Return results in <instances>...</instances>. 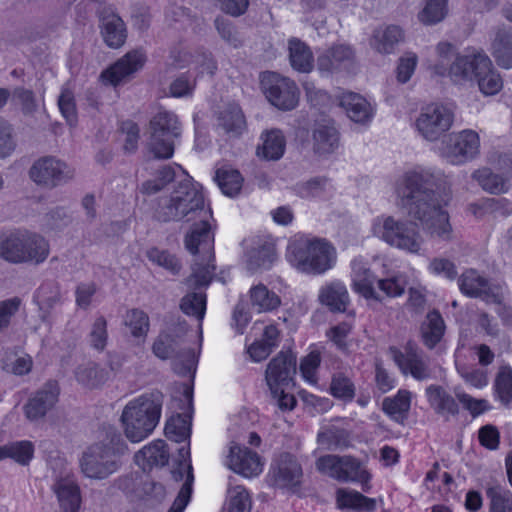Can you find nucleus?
Wrapping results in <instances>:
<instances>
[{
	"instance_id": "1",
	"label": "nucleus",
	"mask_w": 512,
	"mask_h": 512,
	"mask_svg": "<svg viewBox=\"0 0 512 512\" xmlns=\"http://www.w3.org/2000/svg\"><path fill=\"white\" fill-rule=\"evenodd\" d=\"M399 194L409 216L418 220L431 237L451 239L452 226L445 210L451 200L449 188L437 183L432 174L408 171Z\"/></svg>"
},
{
	"instance_id": "2",
	"label": "nucleus",
	"mask_w": 512,
	"mask_h": 512,
	"mask_svg": "<svg viewBox=\"0 0 512 512\" xmlns=\"http://www.w3.org/2000/svg\"><path fill=\"white\" fill-rule=\"evenodd\" d=\"M432 70L438 76H448L455 83L475 80L481 93L486 96L496 95L503 88L501 75L484 52L457 54L448 67L438 62Z\"/></svg>"
},
{
	"instance_id": "3",
	"label": "nucleus",
	"mask_w": 512,
	"mask_h": 512,
	"mask_svg": "<svg viewBox=\"0 0 512 512\" xmlns=\"http://www.w3.org/2000/svg\"><path fill=\"white\" fill-rule=\"evenodd\" d=\"M215 237L207 219L194 223L184 237L186 250L197 256L202 246L203 254L191 266V278L196 287H206L212 282L216 272Z\"/></svg>"
},
{
	"instance_id": "4",
	"label": "nucleus",
	"mask_w": 512,
	"mask_h": 512,
	"mask_svg": "<svg viewBox=\"0 0 512 512\" xmlns=\"http://www.w3.org/2000/svg\"><path fill=\"white\" fill-rule=\"evenodd\" d=\"M125 443L114 427L106 431V438L87 448L80 460L83 474L89 478L104 479L114 473L120 465Z\"/></svg>"
},
{
	"instance_id": "5",
	"label": "nucleus",
	"mask_w": 512,
	"mask_h": 512,
	"mask_svg": "<svg viewBox=\"0 0 512 512\" xmlns=\"http://www.w3.org/2000/svg\"><path fill=\"white\" fill-rule=\"evenodd\" d=\"M49 253L48 241L37 233L15 231L0 235V258L8 263L39 265Z\"/></svg>"
},
{
	"instance_id": "6",
	"label": "nucleus",
	"mask_w": 512,
	"mask_h": 512,
	"mask_svg": "<svg viewBox=\"0 0 512 512\" xmlns=\"http://www.w3.org/2000/svg\"><path fill=\"white\" fill-rule=\"evenodd\" d=\"M163 401L164 395L159 390L130 401V443H139L153 433L161 418Z\"/></svg>"
},
{
	"instance_id": "7",
	"label": "nucleus",
	"mask_w": 512,
	"mask_h": 512,
	"mask_svg": "<svg viewBox=\"0 0 512 512\" xmlns=\"http://www.w3.org/2000/svg\"><path fill=\"white\" fill-rule=\"evenodd\" d=\"M335 249L326 239H299L288 246V256L298 269L321 274L332 268Z\"/></svg>"
},
{
	"instance_id": "8",
	"label": "nucleus",
	"mask_w": 512,
	"mask_h": 512,
	"mask_svg": "<svg viewBox=\"0 0 512 512\" xmlns=\"http://www.w3.org/2000/svg\"><path fill=\"white\" fill-rule=\"evenodd\" d=\"M373 231L382 241L399 250L417 254L422 248L423 238L415 222L382 216L375 220Z\"/></svg>"
},
{
	"instance_id": "9",
	"label": "nucleus",
	"mask_w": 512,
	"mask_h": 512,
	"mask_svg": "<svg viewBox=\"0 0 512 512\" xmlns=\"http://www.w3.org/2000/svg\"><path fill=\"white\" fill-rule=\"evenodd\" d=\"M149 130L148 152L155 159H171L175 153L174 141L181 134L178 117L173 112L161 110L150 119Z\"/></svg>"
},
{
	"instance_id": "10",
	"label": "nucleus",
	"mask_w": 512,
	"mask_h": 512,
	"mask_svg": "<svg viewBox=\"0 0 512 512\" xmlns=\"http://www.w3.org/2000/svg\"><path fill=\"white\" fill-rule=\"evenodd\" d=\"M204 204L202 191L187 178L177 183L168 202L157 209L156 217L161 222L179 221L191 212L203 210Z\"/></svg>"
},
{
	"instance_id": "11",
	"label": "nucleus",
	"mask_w": 512,
	"mask_h": 512,
	"mask_svg": "<svg viewBox=\"0 0 512 512\" xmlns=\"http://www.w3.org/2000/svg\"><path fill=\"white\" fill-rule=\"evenodd\" d=\"M260 85L270 104L279 110L291 111L297 107L300 90L294 80L266 71L260 75Z\"/></svg>"
},
{
	"instance_id": "12",
	"label": "nucleus",
	"mask_w": 512,
	"mask_h": 512,
	"mask_svg": "<svg viewBox=\"0 0 512 512\" xmlns=\"http://www.w3.org/2000/svg\"><path fill=\"white\" fill-rule=\"evenodd\" d=\"M316 468L320 473L341 482L367 483L370 480L369 472L362 469L360 461L353 456L326 454L317 459Z\"/></svg>"
},
{
	"instance_id": "13",
	"label": "nucleus",
	"mask_w": 512,
	"mask_h": 512,
	"mask_svg": "<svg viewBox=\"0 0 512 512\" xmlns=\"http://www.w3.org/2000/svg\"><path fill=\"white\" fill-rule=\"evenodd\" d=\"M29 177L36 185L53 189L73 179L74 169L54 156H44L32 164Z\"/></svg>"
},
{
	"instance_id": "14",
	"label": "nucleus",
	"mask_w": 512,
	"mask_h": 512,
	"mask_svg": "<svg viewBox=\"0 0 512 512\" xmlns=\"http://www.w3.org/2000/svg\"><path fill=\"white\" fill-rule=\"evenodd\" d=\"M453 123V114L441 105H427L416 120L419 133L429 141L439 139L450 129Z\"/></svg>"
},
{
	"instance_id": "15",
	"label": "nucleus",
	"mask_w": 512,
	"mask_h": 512,
	"mask_svg": "<svg viewBox=\"0 0 512 512\" xmlns=\"http://www.w3.org/2000/svg\"><path fill=\"white\" fill-rule=\"evenodd\" d=\"M480 148V137L477 132L465 129L448 135L445 156L452 164L459 165L473 159Z\"/></svg>"
},
{
	"instance_id": "16",
	"label": "nucleus",
	"mask_w": 512,
	"mask_h": 512,
	"mask_svg": "<svg viewBox=\"0 0 512 512\" xmlns=\"http://www.w3.org/2000/svg\"><path fill=\"white\" fill-rule=\"evenodd\" d=\"M393 360L404 375H411L417 381L431 378V369L424 359L423 352L412 341L403 350L391 348Z\"/></svg>"
},
{
	"instance_id": "17",
	"label": "nucleus",
	"mask_w": 512,
	"mask_h": 512,
	"mask_svg": "<svg viewBox=\"0 0 512 512\" xmlns=\"http://www.w3.org/2000/svg\"><path fill=\"white\" fill-rule=\"evenodd\" d=\"M355 62V51L347 44H333L318 55L317 68L322 74L349 71Z\"/></svg>"
},
{
	"instance_id": "18",
	"label": "nucleus",
	"mask_w": 512,
	"mask_h": 512,
	"mask_svg": "<svg viewBox=\"0 0 512 512\" xmlns=\"http://www.w3.org/2000/svg\"><path fill=\"white\" fill-rule=\"evenodd\" d=\"M296 373V357L291 352H280L272 358L266 369V381L271 392L279 386H290Z\"/></svg>"
},
{
	"instance_id": "19",
	"label": "nucleus",
	"mask_w": 512,
	"mask_h": 512,
	"mask_svg": "<svg viewBox=\"0 0 512 512\" xmlns=\"http://www.w3.org/2000/svg\"><path fill=\"white\" fill-rule=\"evenodd\" d=\"M59 386L57 381H48L35 395L25 404V415L30 420H37L46 415L58 401Z\"/></svg>"
},
{
	"instance_id": "20",
	"label": "nucleus",
	"mask_w": 512,
	"mask_h": 512,
	"mask_svg": "<svg viewBox=\"0 0 512 512\" xmlns=\"http://www.w3.org/2000/svg\"><path fill=\"white\" fill-rule=\"evenodd\" d=\"M170 58L172 59L171 65L177 69L185 68L193 62L197 64V69L200 74L213 76L218 69L217 62L213 55L203 50L197 51L196 54L193 55L179 47H174L170 52Z\"/></svg>"
},
{
	"instance_id": "21",
	"label": "nucleus",
	"mask_w": 512,
	"mask_h": 512,
	"mask_svg": "<svg viewBox=\"0 0 512 512\" xmlns=\"http://www.w3.org/2000/svg\"><path fill=\"white\" fill-rule=\"evenodd\" d=\"M229 459L232 470L244 477L257 476L262 472L263 465L260 456L246 446H232Z\"/></svg>"
},
{
	"instance_id": "22",
	"label": "nucleus",
	"mask_w": 512,
	"mask_h": 512,
	"mask_svg": "<svg viewBox=\"0 0 512 512\" xmlns=\"http://www.w3.org/2000/svg\"><path fill=\"white\" fill-rule=\"evenodd\" d=\"M338 105L347 116L356 123H366L373 117L372 108L367 100L358 93L339 89L336 95Z\"/></svg>"
},
{
	"instance_id": "23",
	"label": "nucleus",
	"mask_w": 512,
	"mask_h": 512,
	"mask_svg": "<svg viewBox=\"0 0 512 512\" xmlns=\"http://www.w3.org/2000/svg\"><path fill=\"white\" fill-rule=\"evenodd\" d=\"M461 292L469 297L481 298L485 301H496L495 294L487 278L481 276L477 270H466L459 278Z\"/></svg>"
},
{
	"instance_id": "24",
	"label": "nucleus",
	"mask_w": 512,
	"mask_h": 512,
	"mask_svg": "<svg viewBox=\"0 0 512 512\" xmlns=\"http://www.w3.org/2000/svg\"><path fill=\"white\" fill-rule=\"evenodd\" d=\"M134 462L143 471H150L154 467H163L169 462V452L164 440H154L144 446L134 455Z\"/></svg>"
},
{
	"instance_id": "25",
	"label": "nucleus",
	"mask_w": 512,
	"mask_h": 512,
	"mask_svg": "<svg viewBox=\"0 0 512 512\" xmlns=\"http://www.w3.org/2000/svg\"><path fill=\"white\" fill-rule=\"evenodd\" d=\"M425 395L430 407L436 414L449 419L459 414V405L445 388L440 385L431 384L425 390Z\"/></svg>"
},
{
	"instance_id": "26",
	"label": "nucleus",
	"mask_w": 512,
	"mask_h": 512,
	"mask_svg": "<svg viewBox=\"0 0 512 512\" xmlns=\"http://www.w3.org/2000/svg\"><path fill=\"white\" fill-rule=\"evenodd\" d=\"M303 470L300 463L290 455L281 458L274 473L276 483L295 492L301 486Z\"/></svg>"
},
{
	"instance_id": "27",
	"label": "nucleus",
	"mask_w": 512,
	"mask_h": 512,
	"mask_svg": "<svg viewBox=\"0 0 512 512\" xmlns=\"http://www.w3.org/2000/svg\"><path fill=\"white\" fill-rule=\"evenodd\" d=\"M336 507L339 510H354L357 512H373L377 508L376 500L359 491L338 488L336 490Z\"/></svg>"
},
{
	"instance_id": "28",
	"label": "nucleus",
	"mask_w": 512,
	"mask_h": 512,
	"mask_svg": "<svg viewBox=\"0 0 512 512\" xmlns=\"http://www.w3.org/2000/svg\"><path fill=\"white\" fill-rule=\"evenodd\" d=\"M101 35L105 44L117 49L124 45L126 40L125 22L116 14H103L100 17Z\"/></svg>"
},
{
	"instance_id": "29",
	"label": "nucleus",
	"mask_w": 512,
	"mask_h": 512,
	"mask_svg": "<svg viewBox=\"0 0 512 512\" xmlns=\"http://www.w3.org/2000/svg\"><path fill=\"white\" fill-rule=\"evenodd\" d=\"M445 331L446 325L439 310L429 311L420 326L422 343L429 350L434 349L443 339Z\"/></svg>"
},
{
	"instance_id": "30",
	"label": "nucleus",
	"mask_w": 512,
	"mask_h": 512,
	"mask_svg": "<svg viewBox=\"0 0 512 512\" xmlns=\"http://www.w3.org/2000/svg\"><path fill=\"white\" fill-rule=\"evenodd\" d=\"M262 145L257 148V156L267 161L279 160L285 152L286 140L279 129L265 131L261 135Z\"/></svg>"
},
{
	"instance_id": "31",
	"label": "nucleus",
	"mask_w": 512,
	"mask_h": 512,
	"mask_svg": "<svg viewBox=\"0 0 512 512\" xmlns=\"http://www.w3.org/2000/svg\"><path fill=\"white\" fill-rule=\"evenodd\" d=\"M289 60L292 68L309 73L314 67V56L310 47L302 40L292 37L288 40Z\"/></svg>"
},
{
	"instance_id": "32",
	"label": "nucleus",
	"mask_w": 512,
	"mask_h": 512,
	"mask_svg": "<svg viewBox=\"0 0 512 512\" xmlns=\"http://www.w3.org/2000/svg\"><path fill=\"white\" fill-rule=\"evenodd\" d=\"M411 408V392L399 389L393 397H386L382 403L383 412L393 421L403 423Z\"/></svg>"
},
{
	"instance_id": "33",
	"label": "nucleus",
	"mask_w": 512,
	"mask_h": 512,
	"mask_svg": "<svg viewBox=\"0 0 512 512\" xmlns=\"http://www.w3.org/2000/svg\"><path fill=\"white\" fill-rule=\"evenodd\" d=\"M251 307L258 313L272 312L281 305V298L266 285L259 283L249 290Z\"/></svg>"
},
{
	"instance_id": "34",
	"label": "nucleus",
	"mask_w": 512,
	"mask_h": 512,
	"mask_svg": "<svg viewBox=\"0 0 512 512\" xmlns=\"http://www.w3.org/2000/svg\"><path fill=\"white\" fill-rule=\"evenodd\" d=\"M313 141L315 153L332 154L339 146V132L332 124H319L313 131Z\"/></svg>"
},
{
	"instance_id": "35",
	"label": "nucleus",
	"mask_w": 512,
	"mask_h": 512,
	"mask_svg": "<svg viewBox=\"0 0 512 512\" xmlns=\"http://www.w3.org/2000/svg\"><path fill=\"white\" fill-rule=\"evenodd\" d=\"M354 278L352 281V289L355 293L366 300L380 301L374 284L378 281L376 275L369 268L353 267Z\"/></svg>"
},
{
	"instance_id": "36",
	"label": "nucleus",
	"mask_w": 512,
	"mask_h": 512,
	"mask_svg": "<svg viewBox=\"0 0 512 512\" xmlns=\"http://www.w3.org/2000/svg\"><path fill=\"white\" fill-rule=\"evenodd\" d=\"M54 489L64 512H78L81 497L77 484L70 479H61L55 484Z\"/></svg>"
},
{
	"instance_id": "37",
	"label": "nucleus",
	"mask_w": 512,
	"mask_h": 512,
	"mask_svg": "<svg viewBox=\"0 0 512 512\" xmlns=\"http://www.w3.org/2000/svg\"><path fill=\"white\" fill-rule=\"evenodd\" d=\"M403 38V31L399 26L389 25L385 29L374 31L371 45L379 53L390 54L395 45Z\"/></svg>"
},
{
	"instance_id": "38",
	"label": "nucleus",
	"mask_w": 512,
	"mask_h": 512,
	"mask_svg": "<svg viewBox=\"0 0 512 512\" xmlns=\"http://www.w3.org/2000/svg\"><path fill=\"white\" fill-rule=\"evenodd\" d=\"M321 303L332 312H345L349 303V294L344 285L331 284L321 289Z\"/></svg>"
},
{
	"instance_id": "39",
	"label": "nucleus",
	"mask_w": 512,
	"mask_h": 512,
	"mask_svg": "<svg viewBox=\"0 0 512 512\" xmlns=\"http://www.w3.org/2000/svg\"><path fill=\"white\" fill-rule=\"evenodd\" d=\"M494 398L505 408H512V368L501 367L493 384Z\"/></svg>"
},
{
	"instance_id": "40",
	"label": "nucleus",
	"mask_w": 512,
	"mask_h": 512,
	"mask_svg": "<svg viewBox=\"0 0 512 512\" xmlns=\"http://www.w3.org/2000/svg\"><path fill=\"white\" fill-rule=\"evenodd\" d=\"M191 415L175 414L169 417L165 423V436L176 443L185 441L190 436Z\"/></svg>"
},
{
	"instance_id": "41",
	"label": "nucleus",
	"mask_w": 512,
	"mask_h": 512,
	"mask_svg": "<svg viewBox=\"0 0 512 512\" xmlns=\"http://www.w3.org/2000/svg\"><path fill=\"white\" fill-rule=\"evenodd\" d=\"M215 180L221 192L228 197L237 196L243 186L244 178L236 169L219 168L216 170Z\"/></svg>"
},
{
	"instance_id": "42",
	"label": "nucleus",
	"mask_w": 512,
	"mask_h": 512,
	"mask_svg": "<svg viewBox=\"0 0 512 512\" xmlns=\"http://www.w3.org/2000/svg\"><path fill=\"white\" fill-rule=\"evenodd\" d=\"M485 494L489 500V512H512V492L500 485H488Z\"/></svg>"
},
{
	"instance_id": "43",
	"label": "nucleus",
	"mask_w": 512,
	"mask_h": 512,
	"mask_svg": "<svg viewBox=\"0 0 512 512\" xmlns=\"http://www.w3.org/2000/svg\"><path fill=\"white\" fill-rule=\"evenodd\" d=\"M219 124L228 134L241 135L246 128V119L241 107L231 104L219 116Z\"/></svg>"
},
{
	"instance_id": "44",
	"label": "nucleus",
	"mask_w": 512,
	"mask_h": 512,
	"mask_svg": "<svg viewBox=\"0 0 512 512\" xmlns=\"http://www.w3.org/2000/svg\"><path fill=\"white\" fill-rule=\"evenodd\" d=\"M276 259V246L271 241L259 243L249 254V263L257 269H270Z\"/></svg>"
},
{
	"instance_id": "45",
	"label": "nucleus",
	"mask_w": 512,
	"mask_h": 512,
	"mask_svg": "<svg viewBox=\"0 0 512 512\" xmlns=\"http://www.w3.org/2000/svg\"><path fill=\"white\" fill-rule=\"evenodd\" d=\"M11 103L20 110L24 117L32 118L38 111L35 93L24 87H16L10 92Z\"/></svg>"
},
{
	"instance_id": "46",
	"label": "nucleus",
	"mask_w": 512,
	"mask_h": 512,
	"mask_svg": "<svg viewBox=\"0 0 512 512\" xmlns=\"http://www.w3.org/2000/svg\"><path fill=\"white\" fill-rule=\"evenodd\" d=\"M76 380L89 388H96L107 380V373L97 364L89 362L80 365L75 370Z\"/></svg>"
},
{
	"instance_id": "47",
	"label": "nucleus",
	"mask_w": 512,
	"mask_h": 512,
	"mask_svg": "<svg viewBox=\"0 0 512 512\" xmlns=\"http://www.w3.org/2000/svg\"><path fill=\"white\" fill-rule=\"evenodd\" d=\"M493 56L497 64L509 69L512 67V29L499 32L494 42Z\"/></svg>"
},
{
	"instance_id": "48",
	"label": "nucleus",
	"mask_w": 512,
	"mask_h": 512,
	"mask_svg": "<svg viewBox=\"0 0 512 512\" xmlns=\"http://www.w3.org/2000/svg\"><path fill=\"white\" fill-rule=\"evenodd\" d=\"M2 459L12 458L21 465H27L33 457L34 446L30 441H20L0 446Z\"/></svg>"
},
{
	"instance_id": "49",
	"label": "nucleus",
	"mask_w": 512,
	"mask_h": 512,
	"mask_svg": "<svg viewBox=\"0 0 512 512\" xmlns=\"http://www.w3.org/2000/svg\"><path fill=\"white\" fill-rule=\"evenodd\" d=\"M472 177L485 191L491 194H500L507 191L503 177L494 174L489 168L484 167L475 170Z\"/></svg>"
},
{
	"instance_id": "50",
	"label": "nucleus",
	"mask_w": 512,
	"mask_h": 512,
	"mask_svg": "<svg viewBox=\"0 0 512 512\" xmlns=\"http://www.w3.org/2000/svg\"><path fill=\"white\" fill-rule=\"evenodd\" d=\"M321 353L318 350H311L304 356L299 365V372L303 380L309 385L318 384V370L321 365Z\"/></svg>"
},
{
	"instance_id": "51",
	"label": "nucleus",
	"mask_w": 512,
	"mask_h": 512,
	"mask_svg": "<svg viewBox=\"0 0 512 512\" xmlns=\"http://www.w3.org/2000/svg\"><path fill=\"white\" fill-rule=\"evenodd\" d=\"M180 309L187 316L203 320L206 313L207 299L203 293H188L180 301Z\"/></svg>"
},
{
	"instance_id": "52",
	"label": "nucleus",
	"mask_w": 512,
	"mask_h": 512,
	"mask_svg": "<svg viewBox=\"0 0 512 512\" xmlns=\"http://www.w3.org/2000/svg\"><path fill=\"white\" fill-rule=\"evenodd\" d=\"M355 390V385L349 377L345 376L343 373L333 375L329 393L334 398L351 402L355 397Z\"/></svg>"
},
{
	"instance_id": "53",
	"label": "nucleus",
	"mask_w": 512,
	"mask_h": 512,
	"mask_svg": "<svg viewBox=\"0 0 512 512\" xmlns=\"http://www.w3.org/2000/svg\"><path fill=\"white\" fill-rule=\"evenodd\" d=\"M150 331V318L146 312L140 309L130 310V336L138 339L143 345Z\"/></svg>"
},
{
	"instance_id": "54",
	"label": "nucleus",
	"mask_w": 512,
	"mask_h": 512,
	"mask_svg": "<svg viewBox=\"0 0 512 512\" xmlns=\"http://www.w3.org/2000/svg\"><path fill=\"white\" fill-rule=\"evenodd\" d=\"M448 0H427L425 7L419 12L418 18L424 24H436L447 14Z\"/></svg>"
},
{
	"instance_id": "55",
	"label": "nucleus",
	"mask_w": 512,
	"mask_h": 512,
	"mask_svg": "<svg viewBox=\"0 0 512 512\" xmlns=\"http://www.w3.org/2000/svg\"><path fill=\"white\" fill-rule=\"evenodd\" d=\"M128 77V53L123 55L114 64L102 71L100 79L113 86L119 85Z\"/></svg>"
},
{
	"instance_id": "56",
	"label": "nucleus",
	"mask_w": 512,
	"mask_h": 512,
	"mask_svg": "<svg viewBox=\"0 0 512 512\" xmlns=\"http://www.w3.org/2000/svg\"><path fill=\"white\" fill-rule=\"evenodd\" d=\"M147 256L150 261L169 270L173 274H178L181 270L182 265L179 259L167 250L153 247L148 250Z\"/></svg>"
},
{
	"instance_id": "57",
	"label": "nucleus",
	"mask_w": 512,
	"mask_h": 512,
	"mask_svg": "<svg viewBox=\"0 0 512 512\" xmlns=\"http://www.w3.org/2000/svg\"><path fill=\"white\" fill-rule=\"evenodd\" d=\"M39 308L45 313H49L50 310L60 302V290L57 284L47 283L42 285L37 293Z\"/></svg>"
},
{
	"instance_id": "58",
	"label": "nucleus",
	"mask_w": 512,
	"mask_h": 512,
	"mask_svg": "<svg viewBox=\"0 0 512 512\" xmlns=\"http://www.w3.org/2000/svg\"><path fill=\"white\" fill-rule=\"evenodd\" d=\"M175 345V337L170 333L162 331L155 338L152 344V352L157 358L167 360L174 355Z\"/></svg>"
},
{
	"instance_id": "59",
	"label": "nucleus",
	"mask_w": 512,
	"mask_h": 512,
	"mask_svg": "<svg viewBox=\"0 0 512 512\" xmlns=\"http://www.w3.org/2000/svg\"><path fill=\"white\" fill-rule=\"evenodd\" d=\"M478 442L480 446L489 451L498 450L501 444V434L497 426L485 424L478 429Z\"/></svg>"
},
{
	"instance_id": "60",
	"label": "nucleus",
	"mask_w": 512,
	"mask_h": 512,
	"mask_svg": "<svg viewBox=\"0 0 512 512\" xmlns=\"http://www.w3.org/2000/svg\"><path fill=\"white\" fill-rule=\"evenodd\" d=\"M107 322L103 316H99L93 323L89 333V344L98 351H103L107 344Z\"/></svg>"
},
{
	"instance_id": "61",
	"label": "nucleus",
	"mask_w": 512,
	"mask_h": 512,
	"mask_svg": "<svg viewBox=\"0 0 512 512\" xmlns=\"http://www.w3.org/2000/svg\"><path fill=\"white\" fill-rule=\"evenodd\" d=\"M193 472L189 466L187 478L181 486L178 495L167 512H183L188 505L192 495Z\"/></svg>"
},
{
	"instance_id": "62",
	"label": "nucleus",
	"mask_w": 512,
	"mask_h": 512,
	"mask_svg": "<svg viewBox=\"0 0 512 512\" xmlns=\"http://www.w3.org/2000/svg\"><path fill=\"white\" fill-rule=\"evenodd\" d=\"M456 397L464 409L469 411L472 417H478L490 410V405L485 399H477L466 392H457Z\"/></svg>"
},
{
	"instance_id": "63",
	"label": "nucleus",
	"mask_w": 512,
	"mask_h": 512,
	"mask_svg": "<svg viewBox=\"0 0 512 512\" xmlns=\"http://www.w3.org/2000/svg\"><path fill=\"white\" fill-rule=\"evenodd\" d=\"M58 106L68 124L74 126L77 123V111L73 92L64 89L58 98Z\"/></svg>"
},
{
	"instance_id": "64",
	"label": "nucleus",
	"mask_w": 512,
	"mask_h": 512,
	"mask_svg": "<svg viewBox=\"0 0 512 512\" xmlns=\"http://www.w3.org/2000/svg\"><path fill=\"white\" fill-rule=\"evenodd\" d=\"M250 509L251 497L248 490L243 486H236L228 501L227 512H250Z\"/></svg>"
}]
</instances>
